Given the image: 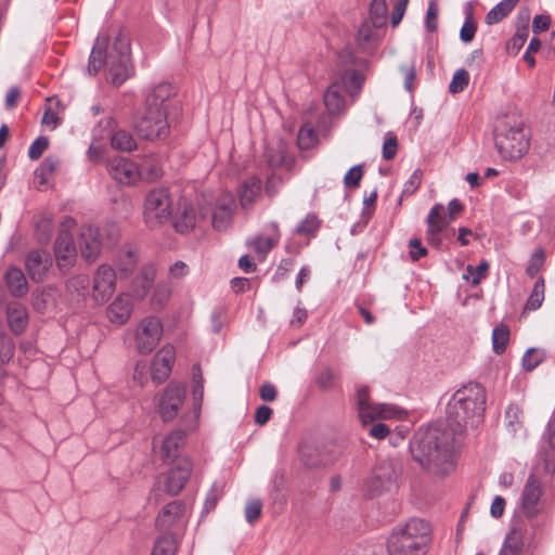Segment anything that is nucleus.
<instances>
[{
    "label": "nucleus",
    "mask_w": 555,
    "mask_h": 555,
    "mask_svg": "<svg viewBox=\"0 0 555 555\" xmlns=\"http://www.w3.org/2000/svg\"><path fill=\"white\" fill-rule=\"evenodd\" d=\"M494 142L502 158L517 160L529 150V132L520 122L503 119L495 127Z\"/></svg>",
    "instance_id": "obj_5"
},
{
    "label": "nucleus",
    "mask_w": 555,
    "mask_h": 555,
    "mask_svg": "<svg viewBox=\"0 0 555 555\" xmlns=\"http://www.w3.org/2000/svg\"><path fill=\"white\" fill-rule=\"evenodd\" d=\"M184 437L185 434L182 430H175L160 440L158 449L157 442H154V449L163 462L176 464L179 463L181 459H186L185 456H181Z\"/></svg>",
    "instance_id": "obj_15"
},
{
    "label": "nucleus",
    "mask_w": 555,
    "mask_h": 555,
    "mask_svg": "<svg viewBox=\"0 0 555 555\" xmlns=\"http://www.w3.org/2000/svg\"><path fill=\"white\" fill-rule=\"evenodd\" d=\"M380 28L372 24L371 21L365 20L357 33L358 44L364 50L373 48L379 39Z\"/></svg>",
    "instance_id": "obj_30"
},
{
    "label": "nucleus",
    "mask_w": 555,
    "mask_h": 555,
    "mask_svg": "<svg viewBox=\"0 0 555 555\" xmlns=\"http://www.w3.org/2000/svg\"><path fill=\"white\" fill-rule=\"evenodd\" d=\"M545 359V351L540 348H529L521 360V364L525 371L534 370Z\"/></svg>",
    "instance_id": "obj_43"
},
{
    "label": "nucleus",
    "mask_w": 555,
    "mask_h": 555,
    "mask_svg": "<svg viewBox=\"0 0 555 555\" xmlns=\"http://www.w3.org/2000/svg\"><path fill=\"white\" fill-rule=\"evenodd\" d=\"M430 533V525L421 518H411L398 525L387 541L388 555H426Z\"/></svg>",
    "instance_id": "obj_4"
},
{
    "label": "nucleus",
    "mask_w": 555,
    "mask_h": 555,
    "mask_svg": "<svg viewBox=\"0 0 555 555\" xmlns=\"http://www.w3.org/2000/svg\"><path fill=\"white\" fill-rule=\"evenodd\" d=\"M176 94V89L171 83L160 82L150 90L145 98V108L153 111H166L167 101Z\"/></svg>",
    "instance_id": "obj_24"
},
{
    "label": "nucleus",
    "mask_w": 555,
    "mask_h": 555,
    "mask_svg": "<svg viewBox=\"0 0 555 555\" xmlns=\"http://www.w3.org/2000/svg\"><path fill=\"white\" fill-rule=\"evenodd\" d=\"M156 269L154 268V266L143 267L140 274L133 282L130 294L131 297H134L137 300H142L143 298H145L154 283Z\"/></svg>",
    "instance_id": "obj_27"
},
{
    "label": "nucleus",
    "mask_w": 555,
    "mask_h": 555,
    "mask_svg": "<svg viewBox=\"0 0 555 555\" xmlns=\"http://www.w3.org/2000/svg\"><path fill=\"white\" fill-rule=\"evenodd\" d=\"M182 517L183 504L180 501H172L159 512L156 518V527L160 530H169L178 525Z\"/></svg>",
    "instance_id": "obj_26"
},
{
    "label": "nucleus",
    "mask_w": 555,
    "mask_h": 555,
    "mask_svg": "<svg viewBox=\"0 0 555 555\" xmlns=\"http://www.w3.org/2000/svg\"><path fill=\"white\" fill-rule=\"evenodd\" d=\"M315 141L317 133L311 127L304 126L300 128L297 137V143L301 150H309L313 146Z\"/></svg>",
    "instance_id": "obj_48"
},
{
    "label": "nucleus",
    "mask_w": 555,
    "mask_h": 555,
    "mask_svg": "<svg viewBox=\"0 0 555 555\" xmlns=\"http://www.w3.org/2000/svg\"><path fill=\"white\" fill-rule=\"evenodd\" d=\"M7 317L12 332L21 334L25 331L28 324V313L23 305L18 302L10 304L7 309Z\"/></svg>",
    "instance_id": "obj_28"
},
{
    "label": "nucleus",
    "mask_w": 555,
    "mask_h": 555,
    "mask_svg": "<svg viewBox=\"0 0 555 555\" xmlns=\"http://www.w3.org/2000/svg\"><path fill=\"white\" fill-rule=\"evenodd\" d=\"M171 196L167 188L151 190L144 201V219L149 227L166 222L171 216Z\"/></svg>",
    "instance_id": "obj_8"
},
{
    "label": "nucleus",
    "mask_w": 555,
    "mask_h": 555,
    "mask_svg": "<svg viewBox=\"0 0 555 555\" xmlns=\"http://www.w3.org/2000/svg\"><path fill=\"white\" fill-rule=\"evenodd\" d=\"M185 398V389L180 385L170 384L162 395L159 413L164 421L173 420Z\"/></svg>",
    "instance_id": "obj_17"
},
{
    "label": "nucleus",
    "mask_w": 555,
    "mask_h": 555,
    "mask_svg": "<svg viewBox=\"0 0 555 555\" xmlns=\"http://www.w3.org/2000/svg\"><path fill=\"white\" fill-rule=\"evenodd\" d=\"M320 227V222L314 215H308L296 227V233L301 235H309L314 233Z\"/></svg>",
    "instance_id": "obj_50"
},
{
    "label": "nucleus",
    "mask_w": 555,
    "mask_h": 555,
    "mask_svg": "<svg viewBox=\"0 0 555 555\" xmlns=\"http://www.w3.org/2000/svg\"><path fill=\"white\" fill-rule=\"evenodd\" d=\"M443 206L440 204L435 205L427 216V232L426 240L431 246L439 248L442 244L441 233L447 229L451 222L444 215H442Z\"/></svg>",
    "instance_id": "obj_18"
},
{
    "label": "nucleus",
    "mask_w": 555,
    "mask_h": 555,
    "mask_svg": "<svg viewBox=\"0 0 555 555\" xmlns=\"http://www.w3.org/2000/svg\"><path fill=\"white\" fill-rule=\"evenodd\" d=\"M364 81V77L362 74H360L356 69H350L346 72V75L344 77V82L348 85L349 87V93L350 95L357 94Z\"/></svg>",
    "instance_id": "obj_47"
},
{
    "label": "nucleus",
    "mask_w": 555,
    "mask_h": 555,
    "mask_svg": "<svg viewBox=\"0 0 555 555\" xmlns=\"http://www.w3.org/2000/svg\"><path fill=\"white\" fill-rule=\"evenodd\" d=\"M206 212H197L194 206L188 202H181L173 217V227L180 233H186L193 230L198 220L204 218Z\"/></svg>",
    "instance_id": "obj_21"
},
{
    "label": "nucleus",
    "mask_w": 555,
    "mask_h": 555,
    "mask_svg": "<svg viewBox=\"0 0 555 555\" xmlns=\"http://www.w3.org/2000/svg\"><path fill=\"white\" fill-rule=\"evenodd\" d=\"M138 261L137 249L126 245L124 246L117 255L116 266L118 268V272L120 278H125L133 272L135 269Z\"/></svg>",
    "instance_id": "obj_29"
},
{
    "label": "nucleus",
    "mask_w": 555,
    "mask_h": 555,
    "mask_svg": "<svg viewBox=\"0 0 555 555\" xmlns=\"http://www.w3.org/2000/svg\"><path fill=\"white\" fill-rule=\"evenodd\" d=\"M324 104L332 114L340 112L345 106L341 87L338 83L331 85L324 94Z\"/></svg>",
    "instance_id": "obj_34"
},
{
    "label": "nucleus",
    "mask_w": 555,
    "mask_h": 555,
    "mask_svg": "<svg viewBox=\"0 0 555 555\" xmlns=\"http://www.w3.org/2000/svg\"><path fill=\"white\" fill-rule=\"evenodd\" d=\"M223 493V489L220 485L214 483L209 492L207 493L205 504H204V511L206 513L214 509L218 503V500Z\"/></svg>",
    "instance_id": "obj_56"
},
{
    "label": "nucleus",
    "mask_w": 555,
    "mask_h": 555,
    "mask_svg": "<svg viewBox=\"0 0 555 555\" xmlns=\"http://www.w3.org/2000/svg\"><path fill=\"white\" fill-rule=\"evenodd\" d=\"M109 175L117 182L131 185L140 181L139 165L126 157H114L108 162Z\"/></svg>",
    "instance_id": "obj_16"
},
{
    "label": "nucleus",
    "mask_w": 555,
    "mask_h": 555,
    "mask_svg": "<svg viewBox=\"0 0 555 555\" xmlns=\"http://www.w3.org/2000/svg\"><path fill=\"white\" fill-rule=\"evenodd\" d=\"M400 467L393 460H380L364 480L363 491L370 496H378L397 487Z\"/></svg>",
    "instance_id": "obj_6"
},
{
    "label": "nucleus",
    "mask_w": 555,
    "mask_h": 555,
    "mask_svg": "<svg viewBox=\"0 0 555 555\" xmlns=\"http://www.w3.org/2000/svg\"><path fill=\"white\" fill-rule=\"evenodd\" d=\"M362 176H363L362 166H360V165L353 166L346 172V175L344 177V183L347 188H352V189L358 188L360 184V181L362 179Z\"/></svg>",
    "instance_id": "obj_57"
},
{
    "label": "nucleus",
    "mask_w": 555,
    "mask_h": 555,
    "mask_svg": "<svg viewBox=\"0 0 555 555\" xmlns=\"http://www.w3.org/2000/svg\"><path fill=\"white\" fill-rule=\"evenodd\" d=\"M489 269V263L487 260H482L476 268L473 266H467L466 271L472 275L473 285H478L480 281L486 276V273Z\"/></svg>",
    "instance_id": "obj_61"
},
{
    "label": "nucleus",
    "mask_w": 555,
    "mask_h": 555,
    "mask_svg": "<svg viewBox=\"0 0 555 555\" xmlns=\"http://www.w3.org/2000/svg\"><path fill=\"white\" fill-rule=\"evenodd\" d=\"M509 340V330L505 325H500L493 328L492 332V348L496 354L505 351Z\"/></svg>",
    "instance_id": "obj_41"
},
{
    "label": "nucleus",
    "mask_w": 555,
    "mask_h": 555,
    "mask_svg": "<svg viewBox=\"0 0 555 555\" xmlns=\"http://www.w3.org/2000/svg\"><path fill=\"white\" fill-rule=\"evenodd\" d=\"M14 356V343L5 335H0V360L9 362Z\"/></svg>",
    "instance_id": "obj_58"
},
{
    "label": "nucleus",
    "mask_w": 555,
    "mask_h": 555,
    "mask_svg": "<svg viewBox=\"0 0 555 555\" xmlns=\"http://www.w3.org/2000/svg\"><path fill=\"white\" fill-rule=\"evenodd\" d=\"M60 159L54 156H48L43 159L40 166L36 169L35 175L39 180L40 184L48 182L50 177L57 170L60 166Z\"/></svg>",
    "instance_id": "obj_37"
},
{
    "label": "nucleus",
    "mask_w": 555,
    "mask_h": 555,
    "mask_svg": "<svg viewBox=\"0 0 555 555\" xmlns=\"http://www.w3.org/2000/svg\"><path fill=\"white\" fill-rule=\"evenodd\" d=\"M76 221L72 217H65L60 225V232L54 243V255L60 270H67L76 262L77 250L70 231Z\"/></svg>",
    "instance_id": "obj_9"
},
{
    "label": "nucleus",
    "mask_w": 555,
    "mask_h": 555,
    "mask_svg": "<svg viewBox=\"0 0 555 555\" xmlns=\"http://www.w3.org/2000/svg\"><path fill=\"white\" fill-rule=\"evenodd\" d=\"M455 429L430 426L420 429L411 442L413 459L429 473L444 476L454 468Z\"/></svg>",
    "instance_id": "obj_1"
},
{
    "label": "nucleus",
    "mask_w": 555,
    "mask_h": 555,
    "mask_svg": "<svg viewBox=\"0 0 555 555\" xmlns=\"http://www.w3.org/2000/svg\"><path fill=\"white\" fill-rule=\"evenodd\" d=\"M438 5L435 0H431L428 4V9L426 12V28L429 31H435L437 29V17H438Z\"/></svg>",
    "instance_id": "obj_62"
},
{
    "label": "nucleus",
    "mask_w": 555,
    "mask_h": 555,
    "mask_svg": "<svg viewBox=\"0 0 555 555\" xmlns=\"http://www.w3.org/2000/svg\"><path fill=\"white\" fill-rule=\"evenodd\" d=\"M116 291V272L112 266L103 263L98 267L93 274L92 298L103 305Z\"/></svg>",
    "instance_id": "obj_13"
},
{
    "label": "nucleus",
    "mask_w": 555,
    "mask_h": 555,
    "mask_svg": "<svg viewBox=\"0 0 555 555\" xmlns=\"http://www.w3.org/2000/svg\"><path fill=\"white\" fill-rule=\"evenodd\" d=\"M131 313L132 300L129 293L119 294L106 310L109 322L117 325H124L127 323L131 317Z\"/></svg>",
    "instance_id": "obj_23"
},
{
    "label": "nucleus",
    "mask_w": 555,
    "mask_h": 555,
    "mask_svg": "<svg viewBox=\"0 0 555 555\" xmlns=\"http://www.w3.org/2000/svg\"><path fill=\"white\" fill-rule=\"evenodd\" d=\"M423 178V172L421 169H416L413 171L409 180L404 183L403 190L401 193V197L410 196L415 193V191L420 188Z\"/></svg>",
    "instance_id": "obj_54"
},
{
    "label": "nucleus",
    "mask_w": 555,
    "mask_h": 555,
    "mask_svg": "<svg viewBox=\"0 0 555 555\" xmlns=\"http://www.w3.org/2000/svg\"><path fill=\"white\" fill-rule=\"evenodd\" d=\"M357 406L360 421L363 425L372 424L376 420H389L397 416L398 410L387 403H371L367 387L359 388L357 392Z\"/></svg>",
    "instance_id": "obj_11"
},
{
    "label": "nucleus",
    "mask_w": 555,
    "mask_h": 555,
    "mask_svg": "<svg viewBox=\"0 0 555 555\" xmlns=\"http://www.w3.org/2000/svg\"><path fill=\"white\" fill-rule=\"evenodd\" d=\"M469 82V74L464 68L457 69L449 85V91L453 94L462 92Z\"/></svg>",
    "instance_id": "obj_46"
},
{
    "label": "nucleus",
    "mask_w": 555,
    "mask_h": 555,
    "mask_svg": "<svg viewBox=\"0 0 555 555\" xmlns=\"http://www.w3.org/2000/svg\"><path fill=\"white\" fill-rule=\"evenodd\" d=\"M175 362V349L171 346H166L160 349L152 361V378L154 382L160 384L170 374Z\"/></svg>",
    "instance_id": "obj_22"
},
{
    "label": "nucleus",
    "mask_w": 555,
    "mask_h": 555,
    "mask_svg": "<svg viewBox=\"0 0 555 555\" xmlns=\"http://www.w3.org/2000/svg\"><path fill=\"white\" fill-rule=\"evenodd\" d=\"M542 493L541 481L534 473H531L525 482L520 496L521 511L527 517H535L542 512Z\"/></svg>",
    "instance_id": "obj_14"
},
{
    "label": "nucleus",
    "mask_w": 555,
    "mask_h": 555,
    "mask_svg": "<svg viewBox=\"0 0 555 555\" xmlns=\"http://www.w3.org/2000/svg\"><path fill=\"white\" fill-rule=\"evenodd\" d=\"M112 146L116 150L130 152L135 149V141L133 137L125 130H119L112 135Z\"/></svg>",
    "instance_id": "obj_42"
},
{
    "label": "nucleus",
    "mask_w": 555,
    "mask_h": 555,
    "mask_svg": "<svg viewBox=\"0 0 555 555\" xmlns=\"http://www.w3.org/2000/svg\"><path fill=\"white\" fill-rule=\"evenodd\" d=\"M100 231V237L102 238V243H106L108 245H114L117 243L119 238V228L114 222L105 223Z\"/></svg>",
    "instance_id": "obj_49"
},
{
    "label": "nucleus",
    "mask_w": 555,
    "mask_h": 555,
    "mask_svg": "<svg viewBox=\"0 0 555 555\" xmlns=\"http://www.w3.org/2000/svg\"><path fill=\"white\" fill-rule=\"evenodd\" d=\"M49 146V140L46 137L37 138L28 150V156L30 159H38Z\"/></svg>",
    "instance_id": "obj_60"
},
{
    "label": "nucleus",
    "mask_w": 555,
    "mask_h": 555,
    "mask_svg": "<svg viewBox=\"0 0 555 555\" xmlns=\"http://www.w3.org/2000/svg\"><path fill=\"white\" fill-rule=\"evenodd\" d=\"M543 261H544L543 250L539 249V250L534 251L529 260L528 266H527V269H526L527 274L531 278L535 276L539 273V271L543 264Z\"/></svg>",
    "instance_id": "obj_59"
},
{
    "label": "nucleus",
    "mask_w": 555,
    "mask_h": 555,
    "mask_svg": "<svg viewBox=\"0 0 555 555\" xmlns=\"http://www.w3.org/2000/svg\"><path fill=\"white\" fill-rule=\"evenodd\" d=\"M505 428L513 437L524 436L522 411L517 405H509L505 412Z\"/></svg>",
    "instance_id": "obj_31"
},
{
    "label": "nucleus",
    "mask_w": 555,
    "mask_h": 555,
    "mask_svg": "<svg viewBox=\"0 0 555 555\" xmlns=\"http://www.w3.org/2000/svg\"><path fill=\"white\" fill-rule=\"evenodd\" d=\"M108 73V79L115 86L124 83L131 74L130 43L128 38L118 34L112 46L104 36H99L92 48L87 70L90 75H96L101 68Z\"/></svg>",
    "instance_id": "obj_2"
},
{
    "label": "nucleus",
    "mask_w": 555,
    "mask_h": 555,
    "mask_svg": "<svg viewBox=\"0 0 555 555\" xmlns=\"http://www.w3.org/2000/svg\"><path fill=\"white\" fill-rule=\"evenodd\" d=\"M5 281L11 294L15 297H22L28 291L26 278L22 270L17 268L8 269Z\"/></svg>",
    "instance_id": "obj_32"
},
{
    "label": "nucleus",
    "mask_w": 555,
    "mask_h": 555,
    "mask_svg": "<svg viewBox=\"0 0 555 555\" xmlns=\"http://www.w3.org/2000/svg\"><path fill=\"white\" fill-rule=\"evenodd\" d=\"M299 456L301 462L308 467H314L319 464L317 450L309 444H301L299 447Z\"/></svg>",
    "instance_id": "obj_55"
},
{
    "label": "nucleus",
    "mask_w": 555,
    "mask_h": 555,
    "mask_svg": "<svg viewBox=\"0 0 555 555\" xmlns=\"http://www.w3.org/2000/svg\"><path fill=\"white\" fill-rule=\"evenodd\" d=\"M519 0H503L493 7L486 15V23L493 25L505 18L516 7Z\"/></svg>",
    "instance_id": "obj_36"
},
{
    "label": "nucleus",
    "mask_w": 555,
    "mask_h": 555,
    "mask_svg": "<svg viewBox=\"0 0 555 555\" xmlns=\"http://www.w3.org/2000/svg\"><path fill=\"white\" fill-rule=\"evenodd\" d=\"M138 134L146 140L164 139L169 133L166 111H153L144 107L142 116L134 124Z\"/></svg>",
    "instance_id": "obj_10"
},
{
    "label": "nucleus",
    "mask_w": 555,
    "mask_h": 555,
    "mask_svg": "<svg viewBox=\"0 0 555 555\" xmlns=\"http://www.w3.org/2000/svg\"><path fill=\"white\" fill-rule=\"evenodd\" d=\"M408 245L410 248V258L413 261H417L418 259L427 255V249L422 245L421 240L411 238Z\"/></svg>",
    "instance_id": "obj_64"
},
{
    "label": "nucleus",
    "mask_w": 555,
    "mask_h": 555,
    "mask_svg": "<svg viewBox=\"0 0 555 555\" xmlns=\"http://www.w3.org/2000/svg\"><path fill=\"white\" fill-rule=\"evenodd\" d=\"M544 280L540 278L532 288V292L526 302L525 310L534 311L538 310L544 300Z\"/></svg>",
    "instance_id": "obj_39"
},
{
    "label": "nucleus",
    "mask_w": 555,
    "mask_h": 555,
    "mask_svg": "<svg viewBox=\"0 0 555 555\" xmlns=\"http://www.w3.org/2000/svg\"><path fill=\"white\" fill-rule=\"evenodd\" d=\"M192 464L189 459H181L166 474L157 477L155 486L149 500L158 503L162 500V492L169 495H177L185 486L191 475Z\"/></svg>",
    "instance_id": "obj_7"
},
{
    "label": "nucleus",
    "mask_w": 555,
    "mask_h": 555,
    "mask_svg": "<svg viewBox=\"0 0 555 555\" xmlns=\"http://www.w3.org/2000/svg\"><path fill=\"white\" fill-rule=\"evenodd\" d=\"M177 541L172 535L165 534L156 540L151 555H176Z\"/></svg>",
    "instance_id": "obj_40"
},
{
    "label": "nucleus",
    "mask_w": 555,
    "mask_h": 555,
    "mask_svg": "<svg viewBox=\"0 0 555 555\" xmlns=\"http://www.w3.org/2000/svg\"><path fill=\"white\" fill-rule=\"evenodd\" d=\"M522 546H524L522 532L517 528H513L506 535L502 548L507 550V551H514V553H517L520 555Z\"/></svg>",
    "instance_id": "obj_44"
},
{
    "label": "nucleus",
    "mask_w": 555,
    "mask_h": 555,
    "mask_svg": "<svg viewBox=\"0 0 555 555\" xmlns=\"http://www.w3.org/2000/svg\"><path fill=\"white\" fill-rule=\"evenodd\" d=\"M387 4L385 0H373L370 7V18L377 27H383L387 21Z\"/></svg>",
    "instance_id": "obj_38"
},
{
    "label": "nucleus",
    "mask_w": 555,
    "mask_h": 555,
    "mask_svg": "<svg viewBox=\"0 0 555 555\" xmlns=\"http://www.w3.org/2000/svg\"><path fill=\"white\" fill-rule=\"evenodd\" d=\"M398 150L397 138L393 134H388L384 144H383V157L387 160L392 159Z\"/></svg>",
    "instance_id": "obj_63"
},
{
    "label": "nucleus",
    "mask_w": 555,
    "mask_h": 555,
    "mask_svg": "<svg viewBox=\"0 0 555 555\" xmlns=\"http://www.w3.org/2000/svg\"><path fill=\"white\" fill-rule=\"evenodd\" d=\"M278 244V237L276 236H257L253 243L251 246L254 250L261 255L262 257L266 256L275 245Z\"/></svg>",
    "instance_id": "obj_45"
},
{
    "label": "nucleus",
    "mask_w": 555,
    "mask_h": 555,
    "mask_svg": "<svg viewBox=\"0 0 555 555\" xmlns=\"http://www.w3.org/2000/svg\"><path fill=\"white\" fill-rule=\"evenodd\" d=\"M25 267L33 281L42 282L52 267L51 256L46 250H33L26 257Z\"/></svg>",
    "instance_id": "obj_19"
},
{
    "label": "nucleus",
    "mask_w": 555,
    "mask_h": 555,
    "mask_svg": "<svg viewBox=\"0 0 555 555\" xmlns=\"http://www.w3.org/2000/svg\"><path fill=\"white\" fill-rule=\"evenodd\" d=\"M260 190L261 181L257 178H251L244 182L238 193L241 205L244 208L250 206L260 194Z\"/></svg>",
    "instance_id": "obj_35"
},
{
    "label": "nucleus",
    "mask_w": 555,
    "mask_h": 555,
    "mask_svg": "<svg viewBox=\"0 0 555 555\" xmlns=\"http://www.w3.org/2000/svg\"><path fill=\"white\" fill-rule=\"evenodd\" d=\"M138 165L140 181L155 182L164 175L163 159L154 153L142 156Z\"/></svg>",
    "instance_id": "obj_25"
},
{
    "label": "nucleus",
    "mask_w": 555,
    "mask_h": 555,
    "mask_svg": "<svg viewBox=\"0 0 555 555\" xmlns=\"http://www.w3.org/2000/svg\"><path fill=\"white\" fill-rule=\"evenodd\" d=\"M233 199L231 196L224 197L218 207L214 210L211 222L215 229L222 230L227 228L232 216Z\"/></svg>",
    "instance_id": "obj_33"
},
{
    "label": "nucleus",
    "mask_w": 555,
    "mask_h": 555,
    "mask_svg": "<svg viewBox=\"0 0 555 555\" xmlns=\"http://www.w3.org/2000/svg\"><path fill=\"white\" fill-rule=\"evenodd\" d=\"M102 238L100 237L99 228L92 225H83L79 233V247L82 257L87 261H94L100 255L102 248Z\"/></svg>",
    "instance_id": "obj_20"
},
{
    "label": "nucleus",
    "mask_w": 555,
    "mask_h": 555,
    "mask_svg": "<svg viewBox=\"0 0 555 555\" xmlns=\"http://www.w3.org/2000/svg\"><path fill=\"white\" fill-rule=\"evenodd\" d=\"M486 402V390L479 383H468L459 388L447 405L449 427L462 431L467 426H478L483 420Z\"/></svg>",
    "instance_id": "obj_3"
},
{
    "label": "nucleus",
    "mask_w": 555,
    "mask_h": 555,
    "mask_svg": "<svg viewBox=\"0 0 555 555\" xmlns=\"http://www.w3.org/2000/svg\"><path fill=\"white\" fill-rule=\"evenodd\" d=\"M163 334V326L157 318H146L134 333V348L141 354H147L157 346Z\"/></svg>",
    "instance_id": "obj_12"
},
{
    "label": "nucleus",
    "mask_w": 555,
    "mask_h": 555,
    "mask_svg": "<svg viewBox=\"0 0 555 555\" xmlns=\"http://www.w3.org/2000/svg\"><path fill=\"white\" fill-rule=\"evenodd\" d=\"M170 294L171 291L167 284H157L152 296V305L155 308L163 307L169 299Z\"/></svg>",
    "instance_id": "obj_52"
},
{
    "label": "nucleus",
    "mask_w": 555,
    "mask_h": 555,
    "mask_svg": "<svg viewBox=\"0 0 555 555\" xmlns=\"http://www.w3.org/2000/svg\"><path fill=\"white\" fill-rule=\"evenodd\" d=\"M89 283L90 281L87 275H75L67 281L66 287L69 292L80 295L88 289Z\"/></svg>",
    "instance_id": "obj_51"
},
{
    "label": "nucleus",
    "mask_w": 555,
    "mask_h": 555,
    "mask_svg": "<svg viewBox=\"0 0 555 555\" xmlns=\"http://www.w3.org/2000/svg\"><path fill=\"white\" fill-rule=\"evenodd\" d=\"M262 512V502L259 499H250L245 506V518L249 524L255 522Z\"/></svg>",
    "instance_id": "obj_53"
}]
</instances>
